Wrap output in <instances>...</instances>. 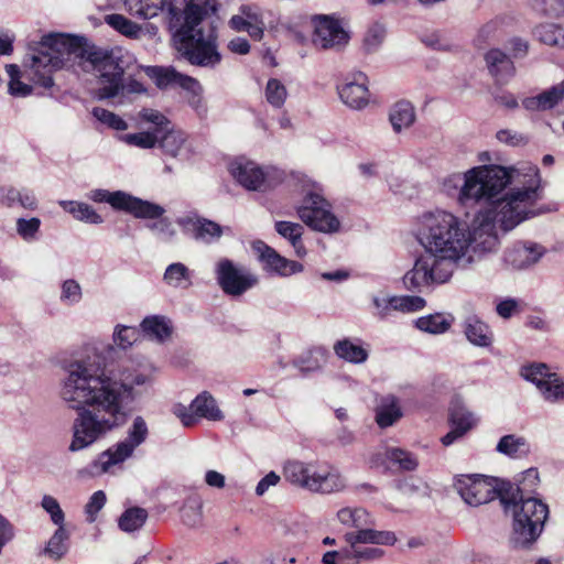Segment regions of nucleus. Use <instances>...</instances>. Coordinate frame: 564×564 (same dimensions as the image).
I'll use <instances>...</instances> for the list:
<instances>
[{
    "label": "nucleus",
    "mask_w": 564,
    "mask_h": 564,
    "mask_svg": "<svg viewBox=\"0 0 564 564\" xmlns=\"http://www.w3.org/2000/svg\"><path fill=\"white\" fill-rule=\"evenodd\" d=\"M539 170L523 163L505 167L482 164L444 177L443 191L460 206L487 204L470 223L445 209L423 213L413 236L423 252L403 276L404 286L425 292L451 281L458 268H467L499 246L497 228L510 231L544 209Z\"/></svg>",
    "instance_id": "obj_1"
},
{
    "label": "nucleus",
    "mask_w": 564,
    "mask_h": 564,
    "mask_svg": "<svg viewBox=\"0 0 564 564\" xmlns=\"http://www.w3.org/2000/svg\"><path fill=\"white\" fill-rule=\"evenodd\" d=\"M59 397L77 412L72 425L68 449L88 448L127 420V405L134 399V388L151 384L155 368L150 362L127 369L121 378L100 371L94 364L77 360L68 365Z\"/></svg>",
    "instance_id": "obj_2"
},
{
    "label": "nucleus",
    "mask_w": 564,
    "mask_h": 564,
    "mask_svg": "<svg viewBox=\"0 0 564 564\" xmlns=\"http://www.w3.org/2000/svg\"><path fill=\"white\" fill-rule=\"evenodd\" d=\"M124 6L131 15L143 20L166 10L174 46L182 57L200 67L214 68L220 63L215 30L200 26L216 10L212 0H124Z\"/></svg>",
    "instance_id": "obj_3"
},
{
    "label": "nucleus",
    "mask_w": 564,
    "mask_h": 564,
    "mask_svg": "<svg viewBox=\"0 0 564 564\" xmlns=\"http://www.w3.org/2000/svg\"><path fill=\"white\" fill-rule=\"evenodd\" d=\"M79 66L97 78L96 94L107 98L117 93L120 86V68L108 52L85 47L77 37L51 33L42 37L39 51L30 62V78L44 88L53 86L52 73L63 67Z\"/></svg>",
    "instance_id": "obj_4"
},
{
    "label": "nucleus",
    "mask_w": 564,
    "mask_h": 564,
    "mask_svg": "<svg viewBox=\"0 0 564 564\" xmlns=\"http://www.w3.org/2000/svg\"><path fill=\"white\" fill-rule=\"evenodd\" d=\"M519 492L501 491L500 501L513 518L512 543L525 547L541 535L549 517V507L535 497H520Z\"/></svg>",
    "instance_id": "obj_5"
},
{
    "label": "nucleus",
    "mask_w": 564,
    "mask_h": 564,
    "mask_svg": "<svg viewBox=\"0 0 564 564\" xmlns=\"http://www.w3.org/2000/svg\"><path fill=\"white\" fill-rule=\"evenodd\" d=\"M148 436L149 427L145 420L140 415L135 416L127 430L126 438L100 453L90 464L78 470V475L83 478H93L113 473L115 467L132 457L135 448L142 445Z\"/></svg>",
    "instance_id": "obj_6"
},
{
    "label": "nucleus",
    "mask_w": 564,
    "mask_h": 564,
    "mask_svg": "<svg viewBox=\"0 0 564 564\" xmlns=\"http://www.w3.org/2000/svg\"><path fill=\"white\" fill-rule=\"evenodd\" d=\"M283 475L290 484L316 494L339 492L346 487L345 478L336 468H322L300 460L285 463Z\"/></svg>",
    "instance_id": "obj_7"
},
{
    "label": "nucleus",
    "mask_w": 564,
    "mask_h": 564,
    "mask_svg": "<svg viewBox=\"0 0 564 564\" xmlns=\"http://www.w3.org/2000/svg\"><path fill=\"white\" fill-rule=\"evenodd\" d=\"M305 196L297 207V215L303 223L321 232H336L340 223L333 214L330 204L324 198V188L321 184L306 181L303 184Z\"/></svg>",
    "instance_id": "obj_8"
},
{
    "label": "nucleus",
    "mask_w": 564,
    "mask_h": 564,
    "mask_svg": "<svg viewBox=\"0 0 564 564\" xmlns=\"http://www.w3.org/2000/svg\"><path fill=\"white\" fill-rule=\"evenodd\" d=\"M140 118L158 126L160 134L158 147L165 155L178 160L191 158L193 149L188 135L183 130L175 128L162 112L147 108L140 111Z\"/></svg>",
    "instance_id": "obj_9"
},
{
    "label": "nucleus",
    "mask_w": 564,
    "mask_h": 564,
    "mask_svg": "<svg viewBox=\"0 0 564 564\" xmlns=\"http://www.w3.org/2000/svg\"><path fill=\"white\" fill-rule=\"evenodd\" d=\"M453 486L465 503L477 507L500 497L501 481L484 475H458Z\"/></svg>",
    "instance_id": "obj_10"
},
{
    "label": "nucleus",
    "mask_w": 564,
    "mask_h": 564,
    "mask_svg": "<svg viewBox=\"0 0 564 564\" xmlns=\"http://www.w3.org/2000/svg\"><path fill=\"white\" fill-rule=\"evenodd\" d=\"M87 197L96 203H108L115 209L126 210L137 218H156L165 213L162 206L121 191L109 192L98 188L90 191Z\"/></svg>",
    "instance_id": "obj_11"
},
{
    "label": "nucleus",
    "mask_w": 564,
    "mask_h": 564,
    "mask_svg": "<svg viewBox=\"0 0 564 564\" xmlns=\"http://www.w3.org/2000/svg\"><path fill=\"white\" fill-rule=\"evenodd\" d=\"M216 279L221 290L232 296H238L252 289L258 283L254 273L245 267L236 265L229 259L216 263Z\"/></svg>",
    "instance_id": "obj_12"
},
{
    "label": "nucleus",
    "mask_w": 564,
    "mask_h": 564,
    "mask_svg": "<svg viewBox=\"0 0 564 564\" xmlns=\"http://www.w3.org/2000/svg\"><path fill=\"white\" fill-rule=\"evenodd\" d=\"M521 376L538 388L545 401L552 403L564 401V382L546 365L525 366L521 369Z\"/></svg>",
    "instance_id": "obj_13"
},
{
    "label": "nucleus",
    "mask_w": 564,
    "mask_h": 564,
    "mask_svg": "<svg viewBox=\"0 0 564 564\" xmlns=\"http://www.w3.org/2000/svg\"><path fill=\"white\" fill-rule=\"evenodd\" d=\"M251 248L263 271L270 275L289 278L304 269L300 262L281 256L262 240L253 241Z\"/></svg>",
    "instance_id": "obj_14"
},
{
    "label": "nucleus",
    "mask_w": 564,
    "mask_h": 564,
    "mask_svg": "<svg viewBox=\"0 0 564 564\" xmlns=\"http://www.w3.org/2000/svg\"><path fill=\"white\" fill-rule=\"evenodd\" d=\"M230 175L248 191H261L268 185L273 169L262 167L257 162L246 158H237L229 164Z\"/></svg>",
    "instance_id": "obj_15"
},
{
    "label": "nucleus",
    "mask_w": 564,
    "mask_h": 564,
    "mask_svg": "<svg viewBox=\"0 0 564 564\" xmlns=\"http://www.w3.org/2000/svg\"><path fill=\"white\" fill-rule=\"evenodd\" d=\"M313 43L321 48H340L348 43L349 35L340 22L328 15L313 18Z\"/></svg>",
    "instance_id": "obj_16"
},
{
    "label": "nucleus",
    "mask_w": 564,
    "mask_h": 564,
    "mask_svg": "<svg viewBox=\"0 0 564 564\" xmlns=\"http://www.w3.org/2000/svg\"><path fill=\"white\" fill-rule=\"evenodd\" d=\"M176 224L185 235L203 243L216 242L224 234V228L219 224L194 212L178 217Z\"/></svg>",
    "instance_id": "obj_17"
},
{
    "label": "nucleus",
    "mask_w": 564,
    "mask_h": 564,
    "mask_svg": "<svg viewBox=\"0 0 564 564\" xmlns=\"http://www.w3.org/2000/svg\"><path fill=\"white\" fill-rule=\"evenodd\" d=\"M425 305V300L417 295L373 296L372 315L379 319H387L395 312L414 313L423 310Z\"/></svg>",
    "instance_id": "obj_18"
},
{
    "label": "nucleus",
    "mask_w": 564,
    "mask_h": 564,
    "mask_svg": "<svg viewBox=\"0 0 564 564\" xmlns=\"http://www.w3.org/2000/svg\"><path fill=\"white\" fill-rule=\"evenodd\" d=\"M368 84L367 75L361 72L349 75L338 87L340 100L351 109H364L370 100Z\"/></svg>",
    "instance_id": "obj_19"
},
{
    "label": "nucleus",
    "mask_w": 564,
    "mask_h": 564,
    "mask_svg": "<svg viewBox=\"0 0 564 564\" xmlns=\"http://www.w3.org/2000/svg\"><path fill=\"white\" fill-rule=\"evenodd\" d=\"M229 26L236 32H247L256 41L262 39L265 29L262 12L254 4L241 6L238 13L229 20Z\"/></svg>",
    "instance_id": "obj_20"
},
{
    "label": "nucleus",
    "mask_w": 564,
    "mask_h": 564,
    "mask_svg": "<svg viewBox=\"0 0 564 564\" xmlns=\"http://www.w3.org/2000/svg\"><path fill=\"white\" fill-rule=\"evenodd\" d=\"M542 246L533 242H517L506 249L503 261L516 270H522L534 265L544 254Z\"/></svg>",
    "instance_id": "obj_21"
},
{
    "label": "nucleus",
    "mask_w": 564,
    "mask_h": 564,
    "mask_svg": "<svg viewBox=\"0 0 564 564\" xmlns=\"http://www.w3.org/2000/svg\"><path fill=\"white\" fill-rule=\"evenodd\" d=\"M149 75L159 88L178 86L194 95L202 93V86L197 79L178 73L173 67H152L149 69Z\"/></svg>",
    "instance_id": "obj_22"
},
{
    "label": "nucleus",
    "mask_w": 564,
    "mask_h": 564,
    "mask_svg": "<svg viewBox=\"0 0 564 564\" xmlns=\"http://www.w3.org/2000/svg\"><path fill=\"white\" fill-rule=\"evenodd\" d=\"M564 102V79L543 90L536 96L528 97L522 101L523 107L531 111H545Z\"/></svg>",
    "instance_id": "obj_23"
},
{
    "label": "nucleus",
    "mask_w": 564,
    "mask_h": 564,
    "mask_svg": "<svg viewBox=\"0 0 564 564\" xmlns=\"http://www.w3.org/2000/svg\"><path fill=\"white\" fill-rule=\"evenodd\" d=\"M333 349L339 359L354 365H361L369 357L367 345L359 338L338 339Z\"/></svg>",
    "instance_id": "obj_24"
},
{
    "label": "nucleus",
    "mask_w": 564,
    "mask_h": 564,
    "mask_svg": "<svg viewBox=\"0 0 564 564\" xmlns=\"http://www.w3.org/2000/svg\"><path fill=\"white\" fill-rule=\"evenodd\" d=\"M345 541L347 543L393 545L397 542V536L392 531H378L364 527L358 531L347 532Z\"/></svg>",
    "instance_id": "obj_25"
},
{
    "label": "nucleus",
    "mask_w": 564,
    "mask_h": 564,
    "mask_svg": "<svg viewBox=\"0 0 564 564\" xmlns=\"http://www.w3.org/2000/svg\"><path fill=\"white\" fill-rule=\"evenodd\" d=\"M464 333L470 344L478 347H490L494 334L490 327L477 316H469L464 322Z\"/></svg>",
    "instance_id": "obj_26"
},
{
    "label": "nucleus",
    "mask_w": 564,
    "mask_h": 564,
    "mask_svg": "<svg viewBox=\"0 0 564 564\" xmlns=\"http://www.w3.org/2000/svg\"><path fill=\"white\" fill-rule=\"evenodd\" d=\"M336 518L341 525L348 529H355V531L375 524L372 514L367 509L359 506L340 508L336 513Z\"/></svg>",
    "instance_id": "obj_27"
},
{
    "label": "nucleus",
    "mask_w": 564,
    "mask_h": 564,
    "mask_svg": "<svg viewBox=\"0 0 564 564\" xmlns=\"http://www.w3.org/2000/svg\"><path fill=\"white\" fill-rule=\"evenodd\" d=\"M486 62L490 74L498 83H506L514 74L511 59L499 50H491L486 54Z\"/></svg>",
    "instance_id": "obj_28"
},
{
    "label": "nucleus",
    "mask_w": 564,
    "mask_h": 564,
    "mask_svg": "<svg viewBox=\"0 0 564 564\" xmlns=\"http://www.w3.org/2000/svg\"><path fill=\"white\" fill-rule=\"evenodd\" d=\"M415 109L410 101H397L389 111V121L395 133L409 129L415 122Z\"/></svg>",
    "instance_id": "obj_29"
},
{
    "label": "nucleus",
    "mask_w": 564,
    "mask_h": 564,
    "mask_svg": "<svg viewBox=\"0 0 564 564\" xmlns=\"http://www.w3.org/2000/svg\"><path fill=\"white\" fill-rule=\"evenodd\" d=\"M191 409L196 415V423L199 419H206L209 421H221L224 419V414L217 405L214 397L204 391L199 393L191 403Z\"/></svg>",
    "instance_id": "obj_30"
},
{
    "label": "nucleus",
    "mask_w": 564,
    "mask_h": 564,
    "mask_svg": "<svg viewBox=\"0 0 564 564\" xmlns=\"http://www.w3.org/2000/svg\"><path fill=\"white\" fill-rule=\"evenodd\" d=\"M163 282L177 290H187L193 285V272L182 262L169 264L163 273Z\"/></svg>",
    "instance_id": "obj_31"
},
{
    "label": "nucleus",
    "mask_w": 564,
    "mask_h": 564,
    "mask_svg": "<svg viewBox=\"0 0 564 564\" xmlns=\"http://www.w3.org/2000/svg\"><path fill=\"white\" fill-rule=\"evenodd\" d=\"M143 333L152 340L164 343L172 334V324L169 318L161 315L145 317L141 323Z\"/></svg>",
    "instance_id": "obj_32"
},
{
    "label": "nucleus",
    "mask_w": 564,
    "mask_h": 564,
    "mask_svg": "<svg viewBox=\"0 0 564 564\" xmlns=\"http://www.w3.org/2000/svg\"><path fill=\"white\" fill-rule=\"evenodd\" d=\"M274 227L276 232L293 247L296 257L304 258L306 256V248L302 240V225L291 221H276Z\"/></svg>",
    "instance_id": "obj_33"
},
{
    "label": "nucleus",
    "mask_w": 564,
    "mask_h": 564,
    "mask_svg": "<svg viewBox=\"0 0 564 564\" xmlns=\"http://www.w3.org/2000/svg\"><path fill=\"white\" fill-rule=\"evenodd\" d=\"M345 556L347 564H362L380 560L384 552L379 547L362 546L360 543H347Z\"/></svg>",
    "instance_id": "obj_34"
},
{
    "label": "nucleus",
    "mask_w": 564,
    "mask_h": 564,
    "mask_svg": "<svg viewBox=\"0 0 564 564\" xmlns=\"http://www.w3.org/2000/svg\"><path fill=\"white\" fill-rule=\"evenodd\" d=\"M452 404L449 413L451 425L466 434L477 425L478 419L460 400H454Z\"/></svg>",
    "instance_id": "obj_35"
},
{
    "label": "nucleus",
    "mask_w": 564,
    "mask_h": 564,
    "mask_svg": "<svg viewBox=\"0 0 564 564\" xmlns=\"http://www.w3.org/2000/svg\"><path fill=\"white\" fill-rule=\"evenodd\" d=\"M453 322L454 317L451 314L435 313L419 317L415 326L425 333L443 334L451 328Z\"/></svg>",
    "instance_id": "obj_36"
},
{
    "label": "nucleus",
    "mask_w": 564,
    "mask_h": 564,
    "mask_svg": "<svg viewBox=\"0 0 564 564\" xmlns=\"http://www.w3.org/2000/svg\"><path fill=\"white\" fill-rule=\"evenodd\" d=\"M62 208L72 214L79 221L87 224H101L102 217L88 204L75 200H59Z\"/></svg>",
    "instance_id": "obj_37"
},
{
    "label": "nucleus",
    "mask_w": 564,
    "mask_h": 564,
    "mask_svg": "<svg viewBox=\"0 0 564 564\" xmlns=\"http://www.w3.org/2000/svg\"><path fill=\"white\" fill-rule=\"evenodd\" d=\"M496 451L508 457L517 458L527 455L530 452V447L523 436L508 434L499 440Z\"/></svg>",
    "instance_id": "obj_38"
},
{
    "label": "nucleus",
    "mask_w": 564,
    "mask_h": 564,
    "mask_svg": "<svg viewBox=\"0 0 564 564\" xmlns=\"http://www.w3.org/2000/svg\"><path fill=\"white\" fill-rule=\"evenodd\" d=\"M327 356L328 351L325 347H313L299 356L293 364L301 371H314L325 364Z\"/></svg>",
    "instance_id": "obj_39"
},
{
    "label": "nucleus",
    "mask_w": 564,
    "mask_h": 564,
    "mask_svg": "<svg viewBox=\"0 0 564 564\" xmlns=\"http://www.w3.org/2000/svg\"><path fill=\"white\" fill-rule=\"evenodd\" d=\"M539 484V473L534 468H529L524 473H522L521 478L518 479V484L514 487L509 482L501 481V491H513L519 492L518 498L520 497H530L529 494L532 492Z\"/></svg>",
    "instance_id": "obj_40"
},
{
    "label": "nucleus",
    "mask_w": 564,
    "mask_h": 564,
    "mask_svg": "<svg viewBox=\"0 0 564 564\" xmlns=\"http://www.w3.org/2000/svg\"><path fill=\"white\" fill-rule=\"evenodd\" d=\"M401 416V409L393 397L384 398L376 412V421L380 427L391 426Z\"/></svg>",
    "instance_id": "obj_41"
},
{
    "label": "nucleus",
    "mask_w": 564,
    "mask_h": 564,
    "mask_svg": "<svg viewBox=\"0 0 564 564\" xmlns=\"http://www.w3.org/2000/svg\"><path fill=\"white\" fill-rule=\"evenodd\" d=\"M160 134L158 133V126L147 131L137 133H128L120 139L128 145L137 147L140 149H153L158 147Z\"/></svg>",
    "instance_id": "obj_42"
},
{
    "label": "nucleus",
    "mask_w": 564,
    "mask_h": 564,
    "mask_svg": "<svg viewBox=\"0 0 564 564\" xmlns=\"http://www.w3.org/2000/svg\"><path fill=\"white\" fill-rule=\"evenodd\" d=\"M535 35L542 43L551 46L564 47V26L545 23L535 29Z\"/></svg>",
    "instance_id": "obj_43"
},
{
    "label": "nucleus",
    "mask_w": 564,
    "mask_h": 564,
    "mask_svg": "<svg viewBox=\"0 0 564 564\" xmlns=\"http://www.w3.org/2000/svg\"><path fill=\"white\" fill-rule=\"evenodd\" d=\"M286 86L278 78H270L264 87V97L267 102L273 108L280 109L284 106L288 98Z\"/></svg>",
    "instance_id": "obj_44"
},
{
    "label": "nucleus",
    "mask_w": 564,
    "mask_h": 564,
    "mask_svg": "<svg viewBox=\"0 0 564 564\" xmlns=\"http://www.w3.org/2000/svg\"><path fill=\"white\" fill-rule=\"evenodd\" d=\"M148 519V512L143 508L133 507L127 509L119 518V528L124 532H133L142 528Z\"/></svg>",
    "instance_id": "obj_45"
},
{
    "label": "nucleus",
    "mask_w": 564,
    "mask_h": 564,
    "mask_svg": "<svg viewBox=\"0 0 564 564\" xmlns=\"http://www.w3.org/2000/svg\"><path fill=\"white\" fill-rule=\"evenodd\" d=\"M68 540V534L65 527H61L56 529L51 539L47 542V545L44 550V553L47 554L52 558H61L67 551L66 541Z\"/></svg>",
    "instance_id": "obj_46"
},
{
    "label": "nucleus",
    "mask_w": 564,
    "mask_h": 564,
    "mask_svg": "<svg viewBox=\"0 0 564 564\" xmlns=\"http://www.w3.org/2000/svg\"><path fill=\"white\" fill-rule=\"evenodd\" d=\"M151 223L147 224V228L153 232L162 241H172L176 236V229L173 223L163 217V214L156 218H150Z\"/></svg>",
    "instance_id": "obj_47"
},
{
    "label": "nucleus",
    "mask_w": 564,
    "mask_h": 564,
    "mask_svg": "<svg viewBox=\"0 0 564 564\" xmlns=\"http://www.w3.org/2000/svg\"><path fill=\"white\" fill-rule=\"evenodd\" d=\"M105 21L107 24H109L111 28H113L121 34L130 37L138 36L141 31L138 24H135L122 14H108L105 17Z\"/></svg>",
    "instance_id": "obj_48"
},
{
    "label": "nucleus",
    "mask_w": 564,
    "mask_h": 564,
    "mask_svg": "<svg viewBox=\"0 0 564 564\" xmlns=\"http://www.w3.org/2000/svg\"><path fill=\"white\" fill-rule=\"evenodd\" d=\"M41 228L40 218H19L15 224L17 234L26 242H33L37 239Z\"/></svg>",
    "instance_id": "obj_49"
},
{
    "label": "nucleus",
    "mask_w": 564,
    "mask_h": 564,
    "mask_svg": "<svg viewBox=\"0 0 564 564\" xmlns=\"http://www.w3.org/2000/svg\"><path fill=\"white\" fill-rule=\"evenodd\" d=\"M7 73L10 77L9 80V91L12 96L17 97H26L32 93V87L28 84H24L20 79V69L14 64H9L6 67Z\"/></svg>",
    "instance_id": "obj_50"
},
{
    "label": "nucleus",
    "mask_w": 564,
    "mask_h": 564,
    "mask_svg": "<svg viewBox=\"0 0 564 564\" xmlns=\"http://www.w3.org/2000/svg\"><path fill=\"white\" fill-rule=\"evenodd\" d=\"M59 299L62 303L68 306L78 304L83 299L80 284L74 279L65 280L61 285Z\"/></svg>",
    "instance_id": "obj_51"
},
{
    "label": "nucleus",
    "mask_w": 564,
    "mask_h": 564,
    "mask_svg": "<svg viewBox=\"0 0 564 564\" xmlns=\"http://www.w3.org/2000/svg\"><path fill=\"white\" fill-rule=\"evenodd\" d=\"M112 339L117 347L127 349L139 339V330L132 326L117 325Z\"/></svg>",
    "instance_id": "obj_52"
},
{
    "label": "nucleus",
    "mask_w": 564,
    "mask_h": 564,
    "mask_svg": "<svg viewBox=\"0 0 564 564\" xmlns=\"http://www.w3.org/2000/svg\"><path fill=\"white\" fill-rule=\"evenodd\" d=\"M387 457L403 470H414L419 465L417 458L412 453L401 448H389Z\"/></svg>",
    "instance_id": "obj_53"
},
{
    "label": "nucleus",
    "mask_w": 564,
    "mask_h": 564,
    "mask_svg": "<svg viewBox=\"0 0 564 564\" xmlns=\"http://www.w3.org/2000/svg\"><path fill=\"white\" fill-rule=\"evenodd\" d=\"M41 507L45 510V512L50 516L51 521L57 525V528L64 527L65 524V513L62 510L59 502L56 498L50 495H44L41 500Z\"/></svg>",
    "instance_id": "obj_54"
},
{
    "label": "nucleus",
    "mask_w": 564,
    "mask_h": 564,
    "mask_svg": "<svg viewBox=\"0 0 564 564\" xmlns=\"http://www.w3.org/2000/svg\"><path fill=\"white\" fill-rule=\"evenodd\" d=\"M93 115L99 122L111 129L123 131L128 128L127 122L122 118L107 109L96 107L93 109Z\"/></svg>",
    "instance_id": "obj_55"
},
{
    "label": "nucleus",
    "mask_w": 564,
    "mask_h": 564,
    "mask_svg": "<svg viewBox=\"0 0 564 564\" xmlns=\"http://www.w3.org/2000/svg\"><path fill=\"white\" fill-rule=\"evenodd\" d=\"M530 4L535 11L550 17L564 14V0H530Z\"/></svg>",
    "instance_id": "obj_56"
},
{
    "label": "nucleus",
    "mask_w": 564,
    "mask_h": 564,
    "mask_svg": "<svg viewBox=\"0 0 564 564\" xmlns=\"http://www.w3.org/2000/svg\"><path fill=\"white\" fill-rule=\"evenodd\" d=\"M387 35L386 26L381 23H373L367 31L364 44L368 51H376L384 41Z\"/></svg>",
    "instance_id": "obj_57"
},
{
    "label": "nucleus",
    "mask_w": 564,
    "mask_h": 564,
    "mask_svg": "<svg viewBox=\"0 0 564 564\" xmlns=\"http://www.w3.org/2000/svg\"><path fill=\"white\" fill-rule=\"evenodd\" d=\"M202 503L198 499H189L182 509V520L188 527L199 524L202 520Z\"/></svg>",
    "instance_id": "obj_58"
},
{
    "label": "nucleus",
    "mask_w": 564,
    "mask_h": 564,
    "mask_svg": "<svg viewBox=\"0 0 564 564\" xmlns=\"http://www.w3.org/2000/svg\"><path fill=\"white\" fill-rule=\"evenodd\" d=\"M501 31V20L495 19L484 24L478 31L476 42L478 45H482L488 41L497 37Z\"/></svg>",
    "instance_id": "obj_59"
},
{
    "label": "nucleus",
    "mask_w": 564,
    "mask_h": 564,
    "mask_svg": "<svg viewBox=\"0 0 564 564\" xmlns=\"http://www.w3.org/2000/svg\"><path fill=\"white\" fill-rule=\"evenodd\" d=\"M106 500V494L102 490L95 491L91 495L85 507L87 521L94 522L96 520V516L104 508Z\"/></svg>",
    "instance_id": "obj_60"
},
{
    "label": "nucleus",
    "mask_w": 564,
    "mask_h": 564,
    "mask_svg": "<svg viewBox=\"0 0 564 564\" xmlns=\"http://www.w3.org/2000/svg\"><path fill=\"white\" fill-rule=\"evenodd\" d=\"M496 138L500 143L511 147L521 145L527 142V138L523 134L510 129L499 130Z\"/></svg>",
    "instance_id": "obj_61"
},
{
    "label": "nucleus",
    "mask_w": 564,
    "mask_h": 564,
    "mask_svg": "<svg viewBox=\"0 0 564 564\" xmlns=\"http://www.w3.org/2000/svg\"><path fill=\"white\" fill-rule=\"evenodd\" d=\"M115 59L118 61L117 58H115ZM117 63H119V62H117ZM118 67L120 68V86L118 87L117 93L115 95L109 96L106 99L113 98L116 96H119L120 94L142 93L144 90L142 84H140L137 80H130L127 84H124L123 67L120 64H118ZM96 97L99 99V97L97 95H96ZM102 98H100V100Z\"/></svg>",
    "instance_id": "obj_62"
},
{
    "label": "nucleus",
    "mask_w": 564,
    "mask_h": 564,
    "mask_svg": "<svg viewBox=\"0 0 564 564\" xmlns=\"http://www.w3.org/2000/svg\"><path fill=\"white\" fill-rule=\"evenodd\" d=\"M172 412L181 420L184 426L189 427L196 424V415H194L191 405L186 406L182 403H176L173 405Z\"/></svg>",
    "instance_id": "obj_63"
},
{
    "label": "nucleus",
    "mask_w": 564,
    "mask_h": 564,
    "mask_svg": "<svg viewBox=\"0 0 564 564\" xmlns=\"http://www.w3.org/2000/svg\"><path fill=\"white\" fill-rule=\"evenodd\" d=\"M280 480L281 477L275 471H270L256 486V495L263 496L271 487H275Z\"/></svg>",
    "instance_id": "obj_64"
}]
</instances>
